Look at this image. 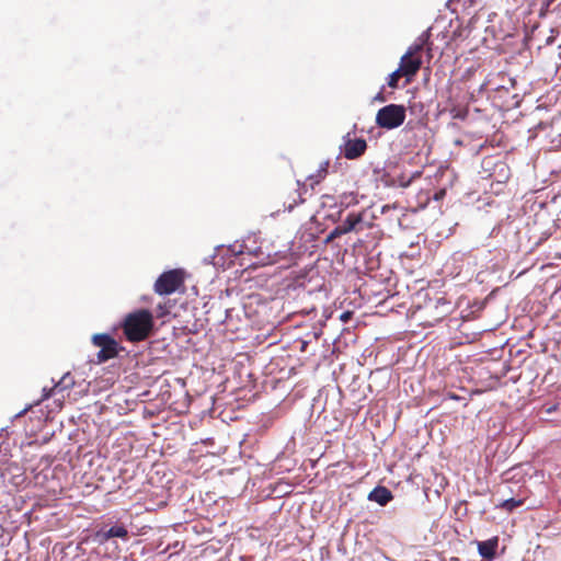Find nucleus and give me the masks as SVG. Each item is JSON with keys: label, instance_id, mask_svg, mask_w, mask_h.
<instances>
[{"label": "nucleus", "instance_id": "obj_9", "mask_svg": "<svg viewBox=\"0 0 561 561\" xmlns=\"http://www.w3.org/2000/svg\"><path fill=\"white\" fill-rule=\"evenodd\" d=\"M497 547L499 537L496 536L484 541H478V552L488 561H493L495 559Z\"/></svg>", "mask_w": 561, "mask_h": 561}, {"label": "nucleus", "instance_id": "obj_3", "mask_svg": "<svg viewBox=\"0 0 561 561\" xmlns=\"http://www.w3.org/2000/svg\"><path fill=\"white\" fill-rule=\"evenodd\" d=\"M93 346L100 348L96 353L95 363L102 364L110 359H113L124 351V347L107 333H96L91 337Z\"/></svg>", "mask_w": 561, "mask_h": 561}, {"label": "nucleus", "instance_id": "obj_4", "mask_svg": "<svg viewBox=\"0 0 561 561\" xmlns=\"http://www.w3.org/2000/svg\"><path fill=\"white\" fill-rule=\"evenodd\" d=\"M405 116L407 111L403 105L389 104L378 110L376 124L383 129H394L403 124Z\"/></svg>", "mask_w": 561, "mask_h": 561}, {"label": "nucleus", "instance_id": "obj_1", "mask_svg": "<svg viewBox=\"0 0 561 561\" xmlns=\"http://www.w3.org/2000/svg\"><path fill=\"white\" fill-rule=\"evenodd\" d=\"M153 324L152 313L147 309H139L125 317L122 329L129 342H140L150 335Z\"/></svg>", "mask_w": 561, "mask_h": 561}, {"label": "nucleus", "instance_id": "obj_15", "mask_svg": "<svg viewBox=\"0 0 561 561\" xmlns=\"http://www.w3.org/2000/svg\"><path fill=\"white\" fill-rule=\"evenodd\" d=\"M523 500L507 499L503 501L499 506L507 512H512L516 507L523 505Z\"/></svg>", "mask_w": 561, "mask_h": 561}, {"label": "nucleus", "instance_id": "obj_23", "mask_svg": "<svg viewBox=\"0 0 561 561\" xmlns=\"http://www.w3.org/2000/svg\"><path fill=\"white\" fill-rule=\"evenodd\" d=\"M396 206H390V205H385L382 208H381V213L385 214L387 210H389L390 208H394Z\"/></svg>", "mask_w": 561, "mask_h": 561}, {"label": "nucleus", "instance_id": "obj_10", "mask_svg": "<svg viewBox=\"0 0 561 561\" xmlns=\"http://www.w3.org/2000/svg\"><path fill=\"white\" fill-rule=\"evenodd\" d=\"M98 537L100 538V541H107L111 538H115V537L127 539L128 530L123 525H115V526H112L107 530H100L98 533Z\"/></svg>", "mask_w": 561, "mask_h": 561}, {"label": "nucleus", "instance_id": "obj_21", "mask_svg": "<svg viewBox=\"0 0 561 561\" xmlns=\"http://www.w3.org/2000/svg\"><path fill=\"white\" fill-rule=\"evenodd\" d=\"M296 204H297V199H294V202L288 204V206H286V208L290 211V210H293V208L295 207Z\"/></svg>", "mask_w": 561, "mask_h": 561}, {"label": "nucleus", "instance_id": "obj_19", "mask_svg": "<svg viewBox=\"0 0 561 561\" xmlns=\"http://www.w3.org/2000/svg\"><path fill=\"white\" fill-rule=\"evenodd\" d=\"M445 196H446V190H445V188H440V190H438V191L434 194L433 198H434L435 201H442Z\"/></svg>", "mask_w": 561, "mask_h": 561}, {"label": "nucleus", "instance_id": "obj_2", "mask_svg": "<svg viewBox=\"0 0 561 561\" xmlns=\"http://www.w3.org/2000/svg\"><path fill=\"white\" fill-rule=\"evenodd\" d=\"M426 44V39L419 38L411 45L407 53L401 57L399 70L407 78V83H410L412 78L419 72L422 67V51Z\"/></svg>", "mask_w": 561, "mask_h": 561}, {"label": "nucleus", "instance_id": "obj_20", "mask_svg": "<svg viewBox=\"0 0 561 561\" xmlns=\"http://www.w3.org/2000/svg\"><path fill=\"white\" fill-rule=\"evenodd\" d=\"M352 316H353V312H352V311H345V312H343V313L340 316V320H341L342 322H344V323H347V322L351 320Z\"/></svg>", "mask_w": 561, "mask_h": 561}, {"label": "nucleus", "instance_id": "obj_11", "mask_svg": "<svg viewBox=\"0 0 561 561\" xmlns=\"http://www.w3.org/2000/svg\"><path fill=\"white\" fill-rule=\"evenodd\" d=\"M393 499V495L390 490L386 486H376L368 495V500L378 503L383 506L388 504Z\"/></svg>", "mask_w": 561, "mask_h": 561}, {"label": "nucleus", "instance_id": "obj_14", "mask_svg": "<svg viewBox=\"0 0 561 561\" xmlns=\"http://www.w3.org/2000/svg\"><path fill=\"white\" fill-rule=\"evenodd\" d=\"M75 385L73 377L70 375V373L65 374L60 380L55 383V386H58V390L64 391L67 389H70Z\"/></svg>", "mask_w": 561, "mask_h": 561}, {"label": "nucleus", "instance_id": "obj_25", "mask_svg": "<svg viewBox=\"0 0 561 561\" xmlns=\"http://www.w3.org/2000/svg\"><path fill=\"white\" fill-rule=\"evenodd\" d=\"M294 193L300 198V194L298 193L297 190H295Z\"/></svg>", "mask_w": 561, "mask_h": 561}, {"label": "nucleus", "instance_id": "obj_7", "mask_svg": "<svg viewBox=\"0 0 561 561\" xmlns=\"http://www.w3.org/2000/svg\"><path fill=\"white\" fill-rule=\"evenodd\" d=\"M366 211H351L347 214L346 218L339 225L340 230L343 234L350 232H360L365 229H370L373 227V222L365 221Z\"/></svg>", "mask_w": 561, "mask_h": 561}, {"label": "nucleus", "instance_id": "obj_22", "mask_svg": "<svg viewBox=\"0 0 561 561\" xmlns=\"http://www.w3.org/2000/svg\"><path fill=\"white\" fill-rule=\"evenodd\" d=\"M307 345H308V342H307V341H302V342H301V346H300V351H301V352H306V350H307Z\"/></svg>", "mask_w": 561, "mask_h": 561}, {"label": "nucleus", "instance_id": "obj_16", "mask_svg": "<svg viewBox=\"0 0 561 561\" xmlns=\"http://www.w3.org/2000/svg\"><path fill=\"white\" fill-rule=\"evenodd\" d=\"M404 77V75L402 72H400L399 69L394 70L392 73L389 75L388 77V85L391 88V89H397L398 88V82H399V79Z\"/></svg>", "mask_w": 561, "mask_h": 561}, {"label": "nucleus", "instance_id": "obj_18", "mask_svg": "<svg viewBox=\"0 0 561 561\" xmlns=\"http://www.w3.org/2000/svg\"><path fill=\"white\" fill-rule=\"evenodd\" d=\"M343 236L342 231L340 230L339 226H336L333 230L330 231V233L325 238V243H330L336 238H340Z\"/></svg>", "mask_w": 561, "mask_h": 561}, {"label": "nucleus", "instance_id": "obj_24", "mask_svg": "<svg viewBox=\"0 0 561 561\" xmlns=\"http://www.w3.org/2000/svg\"><path fill=\"white\" fill-rule=\"evenodd\" d=\"M376 99L379 100V101H385V98L380 93L377 95Z\"/></svg>", "mask_w": 561, "mask_h": 561}, {"label": "nucleus", "instance_id": "obj_6", "mask_svg": "<svg viewBox=\"0 0 561 561\" xmlns=\"http://www.w3.org/2000/svg\"><path fill=\"white\" fill-rule=\"evenodd\" d=\"M184 283L183 272L171 270L162 273L154 283V291L158 295H170L175 293Z\"/></svg>", "mask_w": 561, "mask_h": 561}, {"label": "nucleus", "instance_id": "obj_8", "mask_svg": "<svg viewBox=\"0 0 561 561\" xmlns=\"http://www.w3.org/2000/svg\"><path fill=\"white\" fill-rule=\"evenodd\" d=\"M367 149V142L364 138H346L343 145V156L348 160L362 157Z\"/></svg>", "mask_w": 561, "mask_h": 561}, {"label": "nucleus", "instance_id": "obj_5", "mask_svg": "<svg viewBox=\"0 0 561 561\" xmlns=\"http://www.w3.org/2000/svg\"><path fill=\"white\" fill-rule=\"evenodd\" d=\"M425 322L430 325L445 319L451 312V302L445 297L431 299L423 308Z\"/></svg>", "mask_w": 561, "mask_h": 561}, {"label": "nucleus", "instance_id": "obj_12", "mask_svg": "<svg viewBox=\"0 0 561 561\" xmlns=\"http://www.w3.org/2000/svg\"><path fill=\"white\" fill-rule=\"evenodd\" d=\"M330 160H325L320 163L316 174H311L308 176V180L311 181V185L319 184L329 173Z\"/></svg>", "mask_w": 561, "mask_h": 561}, {"label": "nucleus", "instance_id": "obj_17", "mask_svg": "<svg viewBox=\"0 0 561 561\" xmlns=\"http://www.w3.org/2000/svg\"><path fill=\"white\" fill-rule=\"evenodd\" d=\"M58 392H59L58 386H55V385L49 389L43 388V394H42L39 402L47 400L48 398L57 394Z\"/></svg>", "mask_w": 561, "mask_h": 561}, {"label": "nucleus", "instance_id": "obj_13", "mask_svg": "<svg viewBox=\"0 0 561 561\" xmlns=\"http://www.w3.org/2000/svg\"><path fill=\"white\" fill-rule=\"evenodd\" d=\"M358 203L357 195L354 192L343 193L340 195V205L344 208H348L352 205Z\"/></svg>", "mask_w": 561, "mask_h": 561}]
</instances>
